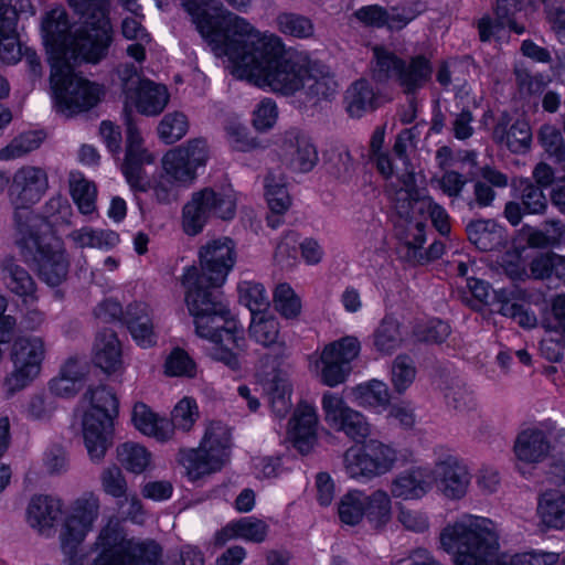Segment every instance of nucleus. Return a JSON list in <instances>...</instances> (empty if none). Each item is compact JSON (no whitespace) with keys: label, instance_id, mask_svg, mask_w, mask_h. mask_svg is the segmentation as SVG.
Instances as JSON below:
<instances>
[{"label":"nucleus","instance_id":"obj_44","mask_svg":"<svg viewBox=\"0 0 565 565\" xmlns=\"http://www.w3.org/2000/svg\"><path fill=\"white\" fill-rule=\"evenodd\" d=\"M539 515L544 524L555 529L565 527V494L557 492L544 493L537 507Z\"/></svg>","mask_w":565,"mask_h":565},{"label":"nucleus","instance_id":"obj_26","mask_svg":"<svg viewBox=\"0 0 565 565\" xmlns=\"http://www.w3.org/2000/svg\"><path fill=\"white\" fill-rule=\"evenodd\" d=\"M86 364L76 359H67L61 366L60 372L49 382V390L52 395L63 398L74 397L83 388L87 376Z\"/></svg>","mask_w":565,"mask_h":565},{"label":"nucleus","instance_id":"obj_59","mask_svg":"<svg viewBox=\"0 0 565 565\" xmlns=\"http://www.w3.org/2000/svg\"><path fill=\"white\" fill-rule=\"evenodd\" d=\"M276 310L286 319H296L301 312V300L286 282L279 284L274 292Z\"/></svg>","mask_w":565,"mask_h":565},{"label":"nucleus","instance_id":"obj_15","mask_svg":"<svg viewBox=\"0 0 565 565\" xmlns=\"http://www.w3.org/2000/svg\"><path fill=\"white\" fill-rule=\"evenodd\" d=\"M373 77L380 83L395 81L407 95H415L424 85V57L404 61L384 46L373 47Z\"/></svg>","mask_w":565,"mask_h":565},{"label":"nucleus","instance_id":"obj_47","mask_svg":"<svg viewBox=\"0 0 565 565\" xmlns=\"http://www.w3.org/2000/svg\"><path fill=\"white\" fill-rule=\"evenodd\" d=\"M276 25L280 33L296 39H309L315 34L312 20L295 12L279 13L276 18Z\"/></svg>","mask_w":565,"mask_h":565},{"label":"nucleus","instance_id":"obj_22","mask_svg":"<svg viewBox=\"0 0 565 565\" xmlns=\"http://www.w3.org/2000/svg\"><path fill=\"white\" fill-rule=\"evenodd\" d=\"M318 415L315 406L301 402L288 422L287 436L294 446L307 454L317 441Z\"/></svg>","mask_w":565,"mask_h":565},{"label":"nucleus","instance_id":"obj_30","mask_svg":"<svg viewBox=\"0 0 565 565\" xmlns=\"http://www.w3.org/2000/svg\"><path fill=\"white\" fill-rule=\"evenodd\" d=\"M169 99L170 94L166 86L145 79L129 100L140 114L157 116L167 107Z\"/></svg>","mask_w":565,"mask_h":565},{"label":"nucleus","instance_id":"obj_64","mask_svg":"<svg viewBox=\"0 0 565 565\" xmlns=\"http://www.w3.org/2000/svg\"><path fill=\"white\" fill-rule=\"evenodd\" d=\"M236 530L238 531V539L262 543L266 540L268 534V525L259 519L253 516L241 518L235 521Z\"/></svg>","mask_w":565,"mask_h":565},{"label":"nucleus","instance_id":"obj_63","mask_svg":"<svg viewBox=\"0 0 565 565\" xmlns=\"http://www.w3.org/2000/svg\"><path fill=\"white\" fill-rule=\"evenodd\" d=\"M413 360L407 355H398L392 365V383L398 393H403L415 379Z\"/></svg>","mask_w":565,"mask_h":565},{"label":"nucleus","instance_id":"obj_27","mask_svg":"<svg viewBox=\"0 0 565 565\" xmlns=\"http://www.w3.org/2000/svg\"><path fill=\"white\" fill-rule=\"evenodd\" d=\"M93 360L96 366L107 374L122 370L121 344L113 330L105 329L97 333L93 349Z\"/></svg>","mask_w":565,"mask_h":565},{"label":"nucleus","instance_id":"obj_16","mask_svg":"<svg viewBox=\"0 0 565 565\" xmlns=\"http://www.w3.org/2000/svg\"><path fill=\"white\" fill-rule=\"evenodd\" d=\"M209 159V147L204 139H192L169 150L162 158V172L182 188H189L198 178V169Z\"/></svg>","mask_w":565,"mask_h":565},{"label":"nucleus","instance_id":"obj_56","mask_svg":"<svg viewBox=\"0 0 565 565\" xmlns=\"http://www.w3.org/2000/svg\"><path fill=\"white\" fill-rule=\"evenodd\" d=\"M385 138V126H379L372 134L370 141V151L372 159L376 163L379 172L386 179L393 181L395 177V167L391 157L382 151Z\"/></svg>","mask_w":565,"mask_h":565},{"label":"nucleus","instance_id":"obj_35","mask_svg":"<svg viewBox=\"0 0 565 565\" xmlns=\"http://www.w3.org/2000/svg\"><path fill=\"white\" fill-rule=\"evenodd\" d=\"M249 335L258 344L269 348L274 345L282 347L284 340L280 335V324L278 319L270 313H254L249 324Z\"/></svg>","mask_w":565,"mask_h":565},{"label":"nucleus","instance_id":"obj_46","mask_svg":"<svg viewBox=\"0 0 565 565\" xmlns=\"http://www.w3.org/2000/svg\"><path fill=\"white\" fill-rule=\"evenodd\" d=\"M117 458L121 466L132 472H143L151 462V454L140 444L128 441L117 447Z\"/></svg>","mask_w":565,"mask_h":565},{"label":"nucleus","instance_id":"obj_36","mask_svg":"<svg viewBox=\"0 0 565 565\" xmlns=\"http://www.w3.org/2000/svg\"><path fill=\"white\" fill-rule=\"evenodd\" d=\"M404 339L401 326L393 317H384L372 334L373 348L382 355H392L397 351Z\"/></svg>","mask_w":565,"mask_h":565},{"label":"nucleus","instance_id":"obj_13","mask_svg":"<svg viewBox=\"0 0 565 565\" xmlns=\"http://www.w3.org/2000/svg\"><path fill=\"white\" fill-rule=\"evenodd\" d=\"M99 509V499L89 493L75 500L66 513L58 539L67 565H83L84 554L79 552V546L93 530Z\"/></svg>","mask_w":565,"mask_h":565},{"label":"nucleus","instance_id":"obj_29","mask_svg":"<svg viewBox=\"0 0 565 565\" xmlns=\"http://www.w3.org/2000/svg\"><path fill=\"white\" fill-rule=\"evenodd\" d=\"M513 450L518 468L524 472L525 466L536 463L545 457L548 445L542 430L527 428L519 434Z\"/></svg>","mask_w":565,"mask_h":565},{"label":"nucleus","instance_id":"obj_19","mask_svg":"<svg viewBox=\"0 0 565 565\" xmlns=\"http://www.w3.org/2000/svg\"><path fill=\"white\" fill-rule=\"evenodd\" d=\"M321 406L326 423L334 430L342 431L356 441L370 435V424L364 415L351 408L340 395L326 392Z\"/></svg>","mask_w":565,"mask_h":565},{"label":"nucleus","instance_id":"obj_24","mask_svg":"<svg viewBox=\"0 0 565 565\" xmlns=\"http://www.w3.org/2000/svg\"><path fill=\"white\" fill-rule=\"evenodd\" d=\"M62 513V502L52 495L35 494L26 507V522L41 535H50Z\"/></svg>","mask_w":565,"mask_h":565},{"label":"nucleus","instance_id":"obj_21","mask_svg":"<svg viewBox=\"0 0 565 565\" xmlns=\"http://www.w3.org/2000/svg\"><path fill=\"white\" fill-rule=\"evenodd\" d=\"M430 482L446 497L458 499L466 494L470 473L468 467L452 456L438 462L430 476Z\"/></svg>","mask_w":565,"mask_h":565},{"label":"nucleus","instance_id":"obj_17","mask_svg":"<svg viewBox=\"0 0 565 565\" xmlns=\"http://www.w3.org/2000/svg\"><path fill=\"white\" fill-rule=\"evenodd\" d=\"M361 343L356 337L347 335L327 344L317 367L321 382L330 387L343 383L352 371V362L359 356Z\"/></svg>","mask_w":565,"mask_h":565},{"label":"nucleus","instance_id":"obj_48","mask_svg":"<svg viewBox=\"0 0 565 565\" xmlns=\"http://www.w3.org/2000/svg\"><path fill=\"white\" fill-rule=\"evenodd\" d=\"M343 468L351 479L369 481L375 478L362 444L351 446L344 451Z\"/></svg>","mask_w":565,"mask_h":565},{"label":"nucleus","instance_id":"obj_49","mask_svg":"<svg viewBox=\"0 0 565 565\" xmlns=\"http://www.w3.org/2000/svg\"><path fill=\"white\" fill-rule=\"evenodd\" d=\"M494 137L505 143L511 151L523 152L530 147L532 132L529 122L522 119L513 124L507 132L501 126H498Z\"/></svg>","mask_w":565,"mask_h":565},{"label":"nucleus","instance_id":"obj_18","mask_svg":"<svg viewBox=\"0 0 565 565\" xmlns=\"http://www.w3.org/2000/svg\"><path fill=\"white\" fill-rule=\"evenodd\" d=\"M277 156L280 164L294 173L310 172L319 160L311 138L298 128H290L280 135Z\"/></svg>","mask_w":565,"mask_h":565},{"label":"nucleus","instance_id":"obj_7","mask_svg":"<svg viewBox=\"0 0 565 565\" xmlns=\"http://www.w3.org/2000/svg\"><path fill=\"white\" fill-rule=\"evenodd\" d=\"M47 227L30 228L20 222L15 243L26 262H33L39 276L50 286H58L68 273V260L62 243L47 235Z\"/></svg>","mask_w":565,"mask_h":565},{"label":"nucleus","instance_id":"obj_20","mask_svg":"<svg viewBox=\"0 0 565 565\" xmlns=\"http://www.w3.org/2000/svg\"><path fill=\"white\" fill-rule=\"evenodd\" d=\"M142 142L137 127L128 122L126 156L121 171L135 193L148 191L149 181L145 174L143 164L152 163L154 160L153 156L143 148Z\"/></svg>","mask_w":565,"mask_h":565},{"label":"nucleus","instance_id":"obj_43","mask_svg":"<svg viewBox=\"0 0 565 565\" xmlns=\"http://www.w3.org/2000/svg\"><path fill=\"white\" fill-rule=\"evenodd\" d=\"M362 446L375 478L393 469L397 460V454L394 448L376 439H370L363 443Z\"/></svg>","mask_w":565,"mask_h":565},{"label":"nucleus","instance_id":"obj_53","mask_svg":"<svg viewBox=\"0 0 565 565\" xmlns=\"http://www.w3.org/2000/svg\"><path fill=\"white\" fill-rule=\"evenodd\" d=\"M265 196L274 214H284L291 204L284 180L271 173L265 178Z\"/></svg>","mask_w":565,"mask_h":565},{"label":"nucleus","instance_id":"obj_32","mask_svg":"<svg viewBox=\"0 0 565 565\" xmlns=\"http://www.w3.org/2000/svg\"><path fill=\"white\" fill-rule=\"evenodd\" d=\"M1 269L2 280L11 292L23 298L24 302H32L36 299V286L33 278L14 258H4Z\"/></svg>","mask_w":565,"mask_h":565},{"label":"nucleus","instance_id":"obj_55","mask_svg":"<svg viewBox=\"0 0 565 565\" xmlns=\"http://www.w3.org/2000/svg\"><path fill=\"white\" fill-rule=\"evenodd\" d=\"M157 130L162 141L168 145L174 143L186 135L189 121L183 113L172 111L163 116Z\"/></svg>","mask_w":565,"mask_h":565},{"label":"nucleus","instance_id":"obj_41","mask_svg":"<svg viewBox=\"0 0 565 565\" xmlns=\"http://www.w3.org/2000/svg\"><path fill=\"white\" fill-rule=\"evenodd\" d=\"M391 493L401 500H418L424 494V470L420 467L401 472L391 486Z\"/></svg>","mask_w":565,"mask_h":565},{"label":"nucleus","instance_id":"obj_54","mask_svg":"<svg viewBox=\"0 0 565 565\" xmlns=\"http://www.w3.org/2000/svg\"><path fill=\"white\" fill-rule=\"evenodd\" d=\"M238 299L242 305L247 307L254 313H262L268 305V296L264 286L255 281H241L237 286Z\"/></svg>","mask_w":565,"mask_h":565},{"label":"nucleus","instance_id":"obj_50","mask_svg":"<svg viewBox=\"0 0 565 565\" xmlns=\"http://www.w3.org/2000/svg\"><path fill=\"white\" fill-rule=\"evenodd\" d=\"M200 417L199 406L194 398L183 397L173 407L171 412L170 424L172 426V439L175 430L189 433Z\"/></svg>","mask_w":565,"mask_h":565},{"label":"nucleus","instance_id":"obj_51","mask_svg":"<svg viewBox=\"0 0 565 565\" xmlns=\"http://www.w3.org/2000/svg\"><path fill=\"white\" fill-rule=\"evenodd\" d=\"M365 492L352 490L345 493L338 507L340 520L348 525H356L364 518Z\"/></svg>","mask_w":565,"mask_h":565},{"label":"nucleus","instance_id":"obj_60","mask_svg":"<svg viewBox=\"0 0 565 565\" xmlns=\"http://www.w3.org/2000/svg\"><path fill=\"white\" fill-rule=\"evenodd\" d=\"M196 371V363L183 349H173L166 359L164 373L169 376L192 379Z\"/></svg>","mask_w":565,"mask_h":565},{"label":"nucleus","instance_id":"obj_8","mask_svg":"<svg viewBox=\"0 0 565 565\" xmlns=\"http://www.w3.org/2000/svg\"><path fill=\"white\" fill-rule=\"evenodd\" d=\"M83 401L89 407L83 417V434L87 451L93 460H100L109 446L113 418L118 413V399L105 385L88 387Z\"/></svg>","mask_w":565,"mask_h":565},{"label":"nucleus","instance_id":"obj_37","mask_svg":"<svg viewBox=\"0 0 565 565\" xmlns=\"http://www.w3.org/2000/svg\"><path fill=\"white\" fill-rule=\"evenodd\" d=\"M469 241L481 250L499 246L504 237L503 228L492 220H476L467 225Z\"/></svg>","mask_w":565,"mask_h":565},{"label":"nucleus","instance_id":"obj_33","mask_svg":"<svg viewBox=\"0 0 565 565\" xmlns=\"http://www.w3.org/2000/svg\"><path fill=\"white\" fill-rule=\"evenodd\" d=\"M345 103L349 115L360 118L379 106V97L367 81L360 79L348 88Z\"/></svg>","mask_w":565,"mask_h":565},{"label":"nucleus","instance_id":"obj_11","mask_svg":"<svg viewBox=\"0 0 565 565\" xmlns=\"http://www.w3.org/2000/svg\"><path fill=\"white\" fill-rule=\"evenodd\" d=\"M49 189L47 172L35 166H22L12 177L10 198L14 206L15 233L20 232V222L30 228L47 227L44 217L31 210Z\"/></svg>","mask_w":565,"mask_h":565},{"label":"nucleus","instance_id":"obj_34","mask_svg":"<svg viewBox=\"0 0 565 565\" xmlns=\"http://www.w3.org/2000/svg\"><path fill=\"white\" fill-rule=\"evenodd\" d=\"M500 301V313L514 319L521 327L532 328L536 324V317L523 308L525 292L513 287L509 290L497 292Z\"/></svg>","mask_w":565,"mask_h":565},{"label":"nucleus","instance_id":"obj_52","mask_svg":"<svg viewBox=\"0 0 565 565\" xmlns=\"http://www.w3.org/2000/svg\"><path fill=\"white\" fill-rule=\"evenodd\" d=\"M43 141V135L36 131L21 134L0 149V161H9L21 158L38 149Z\"/></svg>","mask_w":565,"mask_h":565},{"label":"nucleus","instance_id":"obj_10","mask_svg":"<svg viewBox=\"0 0 565 565\" xmlns=\"http://www.w3.org/2000/svg\"><path fill=\"white\" fill-rule=\"evenodd\" d=\"M46 354L47 345L43 337L20 334L14 338L9 352L12 370L1 383L7 397L25 390L41 375Z\"/></svg>","mask_w":565,"mask_h":565},{"label":"nucleus","instance_id":"obj_28","mask_svg":"<svg viewBox=\"0 0 565 565\" xmlns=\"http://www.w3.org/2000/svg\"><path fill=\"white\" fill-rule=\"evenodd\" d=\"M131 420L136 429L145 436L159 443L172 440V426L169 418L159 416L142 402L134 405Z\"/></svg>","mask_w":565,"mask_h":565},{"label":"nucleus","instance_id":"obj_58","mask_svg":"<svg viewBox=\"0 0 565 565\" xmlns=\"http://www.w3.org/2000/svg\"><path fill=\"white\" fill-rule=\"evenodd\" d=\"M269 401L273 413L284 418L291 407V384L282 377H275L269 387Z\"/></svg>","mask_w":565,"mask_h":565},{"label":"nucleus","instance_id":"obj_45","mask_svg":"<svg viewBox=\"0 0 565 565\" xmlns=\"http://www.w3.org/2000/svg\"><path fill=\"white\" fill-rule=\"evenodd\" d=\"M364 516L374 527H382L392 518V501L384 490H375L371 494L365 493Z\"/></svg>","mask_w":565,"mask_h":565},{"label":"nucleus","instance_id":"obj_4","mask_svg":"<svg viewBox=\"0 0 565 565\" xmlns=\"http://www.w3.org/2000/svg\"><path fill=\"white\" fill-rule=\"evenodd\" d=\"M440 544L456 565H555L558 554L530 551L514 555L499 554L493 523L486 518L463 515L440 533Z\"/></svg>","mask_w":565,"mask_h":565},{"label":"nucleus","instance_id":"obj_12","mask_svg":"<svg viewBox=\"0 0 565 565\" xmlns=\"http://www.w3.org/2000/svg\"><path fill=\"white\" fill-rule=\"evenodd\" d=\"M83 63H67L54 78L55 68L51 67V85L54 90L58 111L72 116L87 111L102 100L104 87L75 74V67Z\"/></svg>","mask_w":565,"mask_h":565},{"label":"nucleus","instance_id":"obj_39","mask_svg":"<svg viewBox=\"0 0 565 565\" xmlns=\"http://www.w3.org/2000/svg\"><path fill=\"white\" fill-rule=\"evenodd\" d=\"M70 193L78 211L83 215L96 212L97 188L81 172H71L68 178Z\"/></svg>","mask_w":565,"mask_h":565},{"label":"nucleus","instance_id":"obj_1","mask_svg":"<svg viewBox=\"0 0 565 565\" xmlns=\"http://www.w3.org/2000/svg\"><path fill=\"white\" fill-rule=\"evenodd\" d=\"M181 4L212 50L227 56L236 78L284 96L301 90L312 105L337 94L338 84L328 66L287 52L278 35L225 11L220 0H181Z\"/></svg>","mask_w":565,"mask_h":565},{"label":"nucleus","instance_id":"obj_40","mask_svg":"<svg viewBox=\"0 0 565 565\" xmlns=\"http://www.w3.org/2000/svg\"><path fill=\"white\" fill-rule=\"evenodd\" d=\"M215 338L203 337L204 339L210 340L215 345L211 352V355L214 360L223 362L225 365L231 367L232 370H236L239 366V362L237 355L233 353V348H239L244 339L242 337V328H239L236 322V329L233 332V337L228 338L223 328H218L215 330Z\"/></svg>","mask_w":565,"mask_h":565},{"label":"nucleus","instance_id":"obj_6","mask_svg":"<svg viewBox=\"0 0 565 565\" xmlns=\"http://www.w3.org/2000/svg\"><path fill=\"white\" fill-rule=\"evenodd\" d=\"M94 548L99 554L93 565H161V548L156 542L127 537L114 520L99 531Z\"/></svg>","mask_w":565,"mask_h":565},{"label":"nucleus","instance_id":"obj_62","mask_svg":"<svg viewBox=\"0 0 565 565\" xmlns=\"http://www.w3.org/2000/svg\"><path fill=\"white\" fill-rule=\"evenodd\" d=\"M565 349V321L559 320L557 326L547 331V335L541 342L542 353L550 361H558Z\"/></svg>","mask_w":565,"mask_h":565},{"label":"nucleus","instance_id":"obj_9","mask_svg":"<svg viewBox=\"0 0 565 565\" xmlns=\"http://www.w3.org/2000/svg\"><path fill=\"white\" fill-rule=\"evenodd\" d=\"M231 447L230 428L220 420H210L198 448L180 451V463L191 481L214 473L228 460Z\"/></svg>","mask_w":565,"mask_h":565},{"label":"nucleus","instance_id":"obj_61","mask_svg":"<svg viewBox=\"0 0 565 565\" xmlns=\"http://www.w3.org/2000/svg\"><path fill=\"white\" fill-rule=\"evenodd\" d=\"M103 491L115 499L127 497L128 484L125 475L118 466H109L100 473Z\"/></svg>","mask_w":565,"mask_h":565},{"label":"nucleus","instance_id":"obj_3","mask_svg":"<svg viewBox=\"0 0 565 565\" xmlns=\"http://www.w3.org/2000/svg\"><path fill=\"white\" fill-rule=\"evenodd\" d=\"M41 34L51 67L55 68L54 78L67 63L99 64L115 41L113 23L105 13L89 12L75 21L62 6L42 15Z\"/></svg>","mask_w":565,"mask_h":565},{"label":"nucleus","instance_id":"obj_31","mask_svg":"<svg viewBox=\"0 0 565 565\" xmlns=\"http://www.w3.org/2000/svg\"><path fill=\"white\" fill-rule=\"evenodd\" d=\"M522 9L521 0H498L497 14L499 20L492 21L489 18H482L479 22V33L482 41L491 39L500 40L501 33L505 24L518 34L524 32V28H518L516 24L509 18L516 11Z\"/></svg>","mask_w":565,"mask_h":565},{"label":"nucleus","instance_id":"obj_57","mask_svg":"<svg viewBox=\"0 0 565 565\" xmlns=\"http://www.w3.org/2000/svg\"><path fill=\"white\" fill-rule=\"evenodd\" d=\"M529 274L533 278H546L554 274L565 279V257L551 253L542 254L532 260Z\"/></svg>","mask_w":565,"mask_h":565},{"label":"nucleus","instance_id":"obj_23","mask_svg":"<svg viewBox=\"0 0 565 565\" xmlns=\"http://www.w3.org/2000/svg\"><path fill=\"white\" fill-rule=\"evenodd\" d=\"M121 321L127 326L138 345L150 348L156 344L153 312L148 303L142 301L129 303L124 311Z\"/></svg>","mask_w":565,"mask_h":565},{"label":"nucleus","instance_id":"obj_25","mask_svg":"<svg viewBox=\"0 0 565 565\" xmlns=\"http://www.w3.org/2000/svg\"><path fill=\"white\" fill-rule=\"evenodd\" d=\"M18 14L11 0H0V60L15 64L21 60V46L17 33Z\"/></svg>","mask_w":565,"mask_h":565},{"label":"nucleus","instance_id":"obj_14","mask_svg":"<svg viewBox=\"0 0 565 565\" xmlns=\"http://www.w3.org/2000/svg\"><path fill=\"white\" fill-rule=\"evenodd\" d=\"M236 199L232 190L203 188L194 191L182 207L181 225L186 235L200 234L211 217L231 220L235 215Z\"/></svg>","mask_w":565,"mask_h":565},{"label":"nucleus","instance_id":"obj_2","mask_svg":"<svg viewBox=\"0 0 565 565\" xmlns=\"http://www.w3.org/2000/svg\"><path fill=\"white\" fill-rule=\"evenodd\" d=\"M199 257L201 269L189 267L182 276L185 302L194 318L196 333L214 339L215 330L223 328L231 338L236 320L216 288L225 282L236 263L235 243L226 236L211 239L201 246Z\"/></svg>","mask_w":565,"mask_h":565},{"label":"nucleus","instance_id":"obj_5","mask_svg":"<svg viewBox=\"0 0 565 565\" xmlns=\"http://www.w3.org/2000/svg\"><path fill=\"white\" fill-rule=\"evenodd\" d=\"M420 134L418 126L398 134L394 152L403 160L406 172L399 174L395 171L397 183L391 181L387 185L398 215L396 223L397 236L401 242L398 253L401 258L413 265L420 264L424 258V200L416 188L414 170L408 169L409 157L418 150Z\"/></svg>","mask_w":565,"mask_h":565},{"label":"nucleus","instance_id":"obj_42","mask_svg":"<svg viewBox=\"0 0 565 565\" xmlns=\"http://www.w3.org/2000/svg\"><path fill=\"white\" fill-rule=\"evenodd\" d=\"M68 237L79 248L110 249L119 243V235L116 232L89 226L74 230Z\"/></svg>","mask_w":565,"mask_h":565},{"label":"nucleus","instance_id":"obj_38","mask_svg":"<svg viewBox=\"0 0 565 565\" xmlns=\"http://www.w3.org/2000/svg\"><path fill=\"white\" fill-rule=\"evenodd\" d=\"M353 402L364 408H386L391 394L384 382L372 380L352 388Z\"/></svg>","mask_w":565,"mask_h":565}]
</instances>
